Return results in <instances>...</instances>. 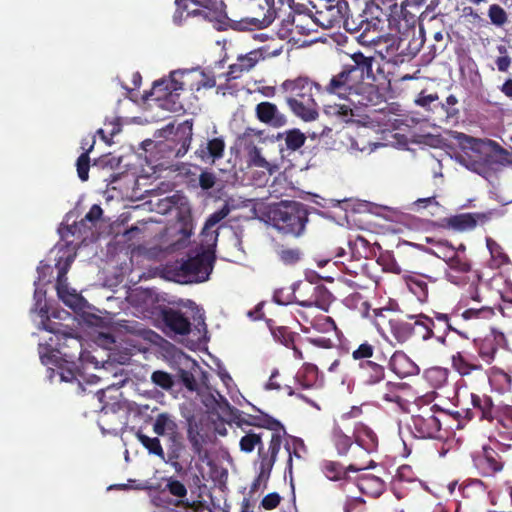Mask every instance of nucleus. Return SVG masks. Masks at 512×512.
<instances>
[{
	"mask_svg": "<svg viewBox=\"0 0 512 512\" xmlns=\"http://www.w3.org/2000/svg\"><path fill=\"white\" fill-rule=\"evenodd\" d=\"M274 300L279 304L286 305L292 301V294H288L284 297L283 291H277L274 294Z\"/></svg>",
	"mask_w": 512,
	"mask_h": 512,
	"instance_id": "57",
	"label": "nucleus"
},
{
	"mask_svg": "<svg viewBox=\"0 0 512 512\" xmlns=\"http://www.w3.org/2000/svg\"><path fill=\"white\" fill-rule=\"evenodd\" d=\"M425 377L433 386L440 387L447 381L448 372L444 368L433 367L425 372Z\"/></svg>",
	"mask_w": 512,
	"mask_h": 512,
	"instance_id": "33",
	"label": "nucleus"
},
{
	"mask_svg": "<svg viewBox=\"0 0 512 512\" xmlns=\"http://www.w3.org/2000/svg\"><path fill=\"white\" fill-rule=\"evenodd\" d=\"M494 377L499 378V380L504 382H509L510 378L509 376L504 372H499L494 375Z\"/></svg>",
	"mask_w": 512,
	"mask_h": 512,
	"instance_id": "63",
	"label": "nucleus"
},
{
	"mask_svg": "<svg viewBox=\"0 0 512 512\" xmlns=\"http://www.w3.org/2000/svg\"><path fill=\"white\" fill-rule=\"evenodd\" d=\"M52 269L49 265L41 264L38 267V279L35 281L34 300L32 312L37 313L40 321L38 328L52 333L49 341L39 344V355L46 366L54 365L58 371L61 382H72L77 379L78 367L75 359L82 357V343L79 338L70 333L62 332L56 323L49 320L48 309L44 302L46 292L41 288L42 283L49 282Z\"/></svg>",
	"mask_w": 512,
	"mask_h": 512,
	"instance_id": "1",
	"label": "nucleus"
},
{
	"mask_svg": "<svg viewBox=\"0 0 512 512\" xmlns=\"http://www.w3.org/2000/svg\"><path fill=\"white\" fill-rule=\"evenodd\" d=\"M115 487L120 489L148 490L152 488V485L148 481L137 482L135 480H129L127 483L119 484Z\"/></svg>",
	"mask_w": 512,
	"mask_h": 512,
	"instance_id": "50",
	"label": "nucleus"
},
{
	"mask_svg": "<svg viewBox=\"0 0 512 512\" xmlns=\"http://www.w3.org/2000/svg\"><path fill=\"white\" fill-rule=\"evenodd\" d=\"M450 269L456 272H467L470 269V265L467 261L461 259L459 256H451L446 260Z\"/></svg>",
	"mask_w": 512,
	"mask_h": 512,
	"instance_id": "46",
	"label": "nucleus"
},
{
	"mask_svg": "<svg viewBox=\"0 0 512 512\" xmlns=\"http://www.w3.org/2000/svg\"><path fill=\"white\" fill-rule=\"evenodd\" d=\"M281 89L287 93L286 99L302 101L314 98L313 90H319V86L307 78L299 77L284 81Z\"/></svg>",
	"mask_w": 512,
	"mask_h": 512,
	"instance_id": "12",
	"label": "nucleus"
},
{
	"mask_svg": "<svg viewBox=\"0 0 512 512\" xmlns=\"http://www.w3.org/2000/svg\"><path fill=\"white\" fill-rule=\"evenodd\" d=\"M277 376H278V371L277 370L273 371L269 378V381L266 383V386H265L266 389L271 390V389H279L280 388V385L275 381V378Z\"/></svg>",
	"mask_w": 512,
	"mask_h": 512,
	"instance_id": "58",
	"label": "nucleus"
},
{
	"mask_svg": "<svg viewBox=\"0 0 512 512\" xmlns=\"http://www.w3.org/2000/svg\"><path fill=\"white\" fill-rule=\"evenodd\" d=\"M174 21L180 22L184 11L187 15H202L209 21L221 20L225 16L222 1L217 0H177Z\"/></svg>",
	"mask_w": 512,
	"mask_h": 512,
	"instance_id": "8",
	"label": "nucleus"
},
{
	"mask_svg": "<svg viewBox=\"0 0 512 512\" xmlns=\"http://www.w3.org/2000/svg\"><path fill=\"white\" fill-rule=\"evenodd\" d=\"M324 112L331 117L339 118L344 122H349L353 117L352 108L346 104L325 105Z\"/></svg>",
	"mask_w": 512,
	"mask_h": 512,
	"instance_id": "28",
	"label": "nucleus"
},
{
	"mask_svg": "<svg viewBox=\"0 0 512 512\" xmlns=\"http://www.w3.org/2000/svg\"><path fill=\"white\" fill-rule=\"evenodd\" d=\"M359 488L366 494L379 496L384 490V483L378 477L369 476L360 481Z\"/></svg>",
	"mask_w": 512,
	"mask_h": 512,
	"instance_id": "27",
	"label": "nucleus"
},
{
	"mask_svg": "<svg viewBox=\"0 0 512 512\" xmlns=\"http://www.w3.org/2000/svg\"><path fill=\"white\" fill-rule=\"evenodd\" d=\"M270 219L274 226L286 234L299 236L307 221V212L298 202H281L270 209Z\"/></svg>",
	"mask_w": 512,
	"mask_h": 512,
	"instance_id": "5",
	"label": "nucleus"
},
{
	"mask_svg": "<svg viewBox=\"0 0 512 512\" xmlns=\"http://www.w3.org/2000/svg\"><path fill=\"white\" fill-rule=\"evenodd\" d=\"M137 438L140 441V443L149 451L150 454L157 455L161 459H164V451L161 446L160 440L157 437L151 438L142 433H138Z\"/></svg>",
	"mask_w": 512,
	"mask_h": 512,
	"instance_id": "30",
	"label": "nucleus"
},
{
	"mask_svg": "<svg viewBox=\"0 0 512 512\" xmlns=\"http://www.w3.org/2000/svg\"><path fill=\"white\" fill-rule=\"evenodd\" d=\"M280 500L281 497L277 493H270L262 499L261 505L266 510H272L279 505Z\"/></svg>",
	"mask_w": 512,
	"mask_h": 512,
	"instance_id": "51",
	"label": "nucleus"
},
{
	"mask_svg": "<svg viewBox=\"0 0 512 512\" xmlns=\"http://www.w3.org/2000/svg\"><path fill=\"white\" fill-rule=\"evenodd\" d=\"M304 369L305 372L308 374V379L303 383V385L306 387H311L314 385V382L317 377V368L312 364H307Z\"/></svg>",
	"mask_w": 512,
	"mask_h": 512,
	"instance_id": "53",
	"label": "nucleus"
},
{
	"mask_svg": "<svg viewBox=\"0 0 512 512\" xmlns=\"http://www.w3.org/2000/svg\"><path fill=\"white\" fill-rule=\"evenodd\" d=\"M225 149V142L222 138H213L205 145L200 146L196 154L204 162L214 163L215 160L222 158Z\"/></svg>",
	"mask_w": 512,
	"mask_h": 512,
	"instance_id": "19",
	"label": "nucleus"
},
{
	"mask_svg": "<svg viewBox=\"0 0 512 512\" xmlns=\"http://www.w3.org/2000/svg\"><path fill=\"white\" fill-rule=\"evenodd\" d=\"M333 440L340 454H345L351 446V439L339 427L333 430Z\"/></svg>",
	"mask_w": 512,
	"mask_h": 512,
	"instance_id": "37",
	"label": "nucleus"
},
{
	"mask_svg": "<svg viewBox=\"0 0 512 512\" xmlns=\"http://www.w3.org/2000/svg\"><path fill=\"white\" fill-rule=\"evenodd\" d=\"M206 380V376L203 374L201 389L197 393L202 403L213 412L227 410L229 408L228 401L217 390L211 388Z\"/></svg>",
	"mask_w": 512,
	"mask_h": 512,
	"instance_id": "14",
	"label": "nucleus"
},
{
	"mask_svg": "<svg viewBox=\"0 0 512 512\" xmlns=\"http://www.w3.org/2000/svg\"><path fill=\"white\" fill-rule=\"evenodd\" d=\"M502 92L509 96V97H512V80H509L507 82H505L502 86Z\"/></svg>",
	"mask_w": 512,
	"mask_h": 512,
	"instance_id": "62",
	"label": "nucleus"
},
{
	"mask_svg": "<svg viewBox=\"0 0 512 512\" xmlns=\"http://www.w3.org/2000/svg\"><path fill=\"white\" fill-rule=\"evenodd\" d=\"M257 119L275 128L282 127L286 124L287 119L278 107L271 102H261L255 109Z\"/></svg>",
	"mask_w": 512,
	"mask_h": 512,
	"instance_id": "15",
	"label": "nucleus"
},
{
	"mask_svg": "<svg viewBox=\"0 0 512 512\" xmlns=\"http://www.w3.org/2000/svg\"><path fill=\"white\" fill-rule=\"evenodd\" d=\"M437 99L436 96L434 95H427V96H422L420 97L418 100H417V103L419 105H422V106H425V105H428L432 102H434L435 100Z\"/></svg>",
	"mask_w": 512,
	"mask_h": 512,
	"instance_id": "59",
	"label": "nucleus"
},
{
	"mask_svg": "<svg viewBox=\"0 0 512 512\" xmlns=\"http://www.w3.org/2000/svg\"><path fill=\"white\" fill-rule=\"evenodd\" d=\"M195 321L192 328L188 318L182 312L170 309L164 313V323L171 332L178 335H191L194 341H201L206 335V325L201 315Z\"/></svg>",
	"mask_w": 512,
	"mask_h": 512,
	"instance_id": "9",
	"label": "nucleus"
},
{
	"mask_svg": "<svg viewBox=\"0 0 512 512\" xmlns=\"http://www.w3.org/2000/svg\"><path fill=\"white\" fill-rule=\"evenodd\" d=\"M95 140L92 139L91 144L89 145L88 149H86V152L81 154L77 160V172L78 176L82 181H86L88 179V172H89V157L88 153L93 149Z\"/></svg>",
	"mask_w": 512,
	"mask_h": 512,
	"instance_id": "34",
	"label": "nucleus"
},
{
	"mask_svg": "<svg viewBox=\"0 0 512 512\" xmlns=\"http://www.w3.org/2000/svg\"><path fill=\"white\" fill-rule=\"evenodd\" d=\"M166 488L173 496L177 498H184L187 495V489L185 485L173 478L167 479Z\"/></svg>",
	"mask_w": 512,
	"mask_h": 512,
	"instance_id": "43",
	"label": "nucleus"
},
{
	"mask_svg": "<svg viewBox=\"0 0 512 512\" xmlns=\"http://www.w3.org/2000/svg\"><path fill=\"white\" fill-rule=\"evenodd\" d=\"M498 50L503 55L499 56L496 59V66L499 71L505 72L510 67L511 59L508 55L504 54L506 52V49L504 46H499Z\"/></svg>",
	"mask_w": 512,
	"mask_h": 512,
	"instance_id": "48",
	"label": "nucleus"
},
{
	"mask_svg": "<svg viewBox=\"0 0 512 512\" xmlns=\"http://www.w3.org/2000/svg\"><path fill=\"white\" fill-rule=\"evenodd\" d=\"M305 135L298 129L289 130L285 133V142L290 150H297L305 143Z\"/></svg>",
	"mask_w": 512,
	"mask_h": 512,
	"instance_id": "35",
	"label": "nucleus"
},
{
	"mask_svg": "<svg viewBox=\"0 0 512 512\" xmlns=\"http://www.w3.org/2000/svg\"><path fill=\"white\" fill-rule=\"evenodd\" d=\"M261 443V436L255 433H249L240 440L241 450L244 452H252L254 448Z\"/></svg>",
	"mask_w": 512,
	"mask_h": 512,
	"instance_id": "40",
	"label": "nucleus"
},
{
	"mask_svg": "<svg viewBox=\"0 0 512 512\" xmlns=\"http://www.w3.org/2000/svg\"><path fill=\"white\" fill-rule=\"evenodd\" d=\"M488 15L491 22L497 26H502L507 21L506 13L499 5H491Z\"/></svg>",
	"mask_w": 512,
	"mask_h": 512,
	"instance_id": "42",
	"label": "nucleus"
},
{
	"mask_svg": "<svg viewBox=\"0 0 512 512\" xmlns=\"http://www.w3.org/2000/svg\"><path fill=\"white\" fill-rule=\"evenodd\" d=\"M452 365L461 375H468L472 371L481 369V365L473 363L470 357L462 352H458L452 356Z\"/></svg>",
	"mask_w": 512,
	"mask_h": 512,
	"instance_id": "23",
	"label": "nucleus"
},
{
	"mask_svg": "<svg viewBox=\"0 0 512 512\" xmlns=\"http://www.w3.org/2000/svg\"><path fill=\"white\" fill-rule=\"evenodd\" d=\"M218 375H219L221 381L223 382V384L228 389H231L234 383H233V380H232V377L230 376V374L226 370H220Z\"/></svg>",
	"mask_w": 512,
	"mask_h": 512,
	"instance_id": "56",
	"label": "nucleus"
},
{
	"mask_svg": "<svg viewBox=\"0 0 512 512\" xmlns=\"http://www.w3.org/2000/svg\"><path fill=\"white\" fill-rule=\"evenodd\" d=\"M201 237V243L204 249L202 253H210L213 257V248L216 246L218 238L217 230L213 228L206 229V226H204L201 232Z\"/></svg>",
	"mask_w": 512,
	"mask_h": 512,
	"instance_id": "31",
	"label": "nucleus"
},
{
	"mask_svg": "<svg viewBox=\"0 0 512 512\" xmlns=\"http://www.w3.org/2000/svg\"><path fill=\"white\" fill-rule=\"evenodd\" d=\"M409 290L418 298L419 301H425L428 295L427 284L418 277H411L407 280Z\"/></svg>",
	"mask_w": 512,
	"mask_h": 512,
	"instance_id": "32",
	"label": "nucleus"
},
{
	"mask_svg": "<svg viewBox=\"0 0 512 512\" xmlns=\"http://www.w3.org/2000/svg\"><path fill=\"white\" fill-rule=\"evenodd\" d=\"M373 351L374 348L372 345L363 343L353 352L352 355L354 359L370 358L373 355Z\"/></svg>",
	"mask_w": 512,
	"mask_h": 512,
	"instance_id": "47",
	"label": "nucleus"
},
{
	"mask_svg": "<svg viewBox=\"0 0 512 512\" xmlns=\"http://www.w3.org/2000/svg\"><path fill=\"white\" fill-rule=\"evenodd\" d=\"M278 53L277 50L267 53L264 48H259L239 55L237 61L229 66V70L226 73L227 80L239 78L244 72L250 71L259 61L264 60L268 56H276Z\"/></svg>",
	"mask_w": 512,
	"mask_h": 512,
	"instance_id": "10",
	"label": "nucleus"
},
{
	"mask_svg": "<svg viewBox=\"0 0 512 512\" xmlns=\"http://www.w3.org/2000/svg\"><path fill=\"white\" fill-rule=\"evenodd\" d=\"M457 161L467 169L488 178L504 165V151L491 141H483L463 135Z\"/></svg>",
	"mask_w": 512,
	"mask_h": 512,
	"instance_id": "4",
	"label": "nucleus"
},
{
	"mask_svg": "<svg viewBox=\"0 0 512 512\" xmlns=\"http://www.w3.org/2000/svg\"><path fill=\"white\" fill-rule=\"evenodd\" d=\"M199 183L203 189H210L215 184V175L210 172H203L199 177Z\"/></svg>",
	"mask_w": 512,
	"mask_h": 512,
	"instance_id": "52",
	"label": "nucleus"
},
{
	"mask_svg": "<svg viewBox=\"0 0 512 512\" xmlns=\"http://www.w3.org/2000/svg\"><path fill=\"white\" fill-rule=\"evenodd\" d=\"M410 428L418 438H432L440 430V422L430 410H426L412 416Z\"/></svg>",
	"mask_w": 512,
	"mask_h": 512,
	"instance_id": "11",
	"label": "nucleus"
},
{
	"mask_svg": "<svg viewBox=\"0 0 512 512\" xmlns=\"http://www.w3.org/2000/svg\"><path fill=\"white\" fill-rule=\"evenodd\" d=\"M181 380L183 385L190 391L195 392L196 394L201 389L202 385V377L197 379L192 373L187 371H182Z\"/></svg>",
	"mask_w": 512,
	"mask_h": 512,
	"instance_id": "38",
	"label": "nucleus"
},
{
	"mask_svg": "<svg viewBox=\"0 0 512 512\" xmlns=\"http://www.w3.org/2000/svg\"><path fill=\"white\" fill-rule=\"evenodd\" d=\"M299 252L296 250H284L281 253V258L284 262L293 263L299 259Z\"/></svg>",
	"mask_w": 512,
	"mask_h": 512,
	"instance_id": "54",
	"label": "nucleus"
},
{
	"mask_svg": "<svg viewBox=\"0 0 512 512\" xmlns=\"http://www.w3.org/2000/svg\"><path fill=\"white\" fill-rule=\"evenodd\" d=\"M356 441L366 449H371L377 444L376 434L368 427L359 425L356 429Z\"/></svg>",
	"mask_w": 512,
	"mask_h": 512,
	"instance_id": "29",
	"label": "nucleus"
},
{
	"mask_svg": "<svg viewBox=\"0 0 512 512\" xmlns=\"http://www.w3.org/2000/svg\"><path fill=\"white\" fill-rule=\"evenodd\" d=\"M352 59L356 64L353 68H361L364 73L371 69V60L365 57L362 53L353 54Z\"/></svg>",
	"mask_w": 512,
	"mask_h": 512,
	"instance_id": "49",
	"label": "nucleus"
},
{
	"mask_svg": "<svg viewBox=\"0 0 512 512\" xmlns=\"http://www.w3.org/2000/svg\"><path fill=\"white\" fill-rule=\"evenodd\" d=\"M326 470H327L326 474H327V477H328L329 479L335 480V479H337V478H338V476H337V471H336V467H335V465H334V464H328V465H326Z\"/></svg>",
	"mask_w": 512,
	"mask_h": 512,
	"instance_id": "61",
	"label": "nucleus"
},
{
	"mask_svg": "<svg viewBox=\"0 0 512 512\" xmlns=\"http://www.w3.org/2000/svg\"><path fill=\"white\" fill-rule=\"evenodd\" d=\"M389 326L392 335L399 343H404L405 341H407L413 333V327L408 322L390 320Z\"/></svg>",
	"mask_w": 512,
	"mask_h": 512,
	"instance_id": "24",
	"label": "nucleus"
},
{
	"mask_svg": "<svg viewBox=\"0 0 512 512\" xmlns=\"http://www.w3.org/2000/svg\"><path fill=\"white\" fill-rule=\"evenodd\" d=\"M244 153L248 166L261 168L267 171L269 175L277 170V165L267 161L263 157L261 150L247 138L244 139Z\"/></svg>",
	"mask_w": 512,
	"mask_h": 512,
	"instance_id": "16",
	"label": "nucleus"
},
{
	"mask_svg": "<svg viewBox=\"0 0 512 512\" xmlns=\"http://www.w3.org/2000/svg\"><path fill=\"white\" fill-rule=\"evenodd\" d=\"M477 224V220L472 214H461L448 219V226L457 231L472 230Z\"/></svg>",
	"mask_w": 512,
	"mask_h": 512,
	"instance_id": "25",
	"label": "nucleus"
},
{
	"mask_svg": "<svg viewBox=\"0 0 512 512\" xmlns=\"http://www.w3.org/2000/svg\"><path fill=\"white\" fill-rule=\"evenodd\" d=\"M286 103L297 117L306 122L314 121L318 117L317 104L314 98L302 101L286 99Z\"/></svg>",
	"mask_w": 512,
	"mask_h": 512,
	"instance_id": "17",
	"label": "nucleus"
},
{
	"mask_svg": "<svg viewBox=\"0 0 512 512\" xmlns=\"http://www.w3.org/2000/svg\"><path fill=\"white\" fill-rule=\"evenodd\" d=\"M432 203H435V198L434 197H427V198H421V199H418L417 201H415L414 205L417 206V207H423L425 205H429V204H432Z\"/></svg>",
	"mask_w": 512,
	"mask_h": 512,
	"instance_id": "60",
	"label": "nucleus"
},
{
	"mask_svg": "<svg viewBox=\"0 0 512 512\" xmlns=\"http://www.w3.org/2000/svg\"><path fill=\"white\" fill-rule=\"evenodd\" d=\"M284 430L282 428L276 429L274 432L271 433L270 438V444L268 447L267 454L272 455L274 457L277 456L281 443H282V436L284 435Z\"/></svg>",
	"mask_w": 512,
	"mask_h": 512,
	"instance_id": "41",
	"label": "nucleus"
},
{
	"mask_svg": "<svg viewBox=\"0 0 512 512\" xmlns=\"http://www.w3.org/2000/svg\"><path fill=\"white\" fill-rule=\"evenodd\" d=\"M325 91L362 106L375 105L381 98L377 87L373 84V78L369 74L365 77L361 68L345 69L334 75L325 87Z\"/></svg>",
	"mask_w": 512,
	"mask_h": 512,
	"instance_id": "3",
	"label": "nucleus"
},
{
	"mask_svg": "<svg viewBox=\"0 0 512 512\" xmlns=\"http://www.w3.org/2000/svg\"><path fill=\"white\" fill-rule=\"evenodd\" d=\"M152 382L163 388V389H170L173 386V379L170 374L164 371H155L151 375Z\"/></svg>",
	"mask_w": 512,
	"mask_h": 512,
	"instance_id": "39",
	"label": "nucleus"
},
{
	"mask_svg": "<svg viewBox=\"0 0 512 512\" xmlns=\"http://www.w3.org/2000/svg\"><path fill=\"white\" fill-rule=\"evenodd\" d=\"M299 304L301 306H304V307H312L313 305H315L316 301L315 300H312V299H309V300H302V301H298Z\"/></svg>",
	"mask_w": 512,
	"mask_h": 512,
	"instance_id": "64",
	"label": "nucleus"
},
{
	"mask_svg": "<svg viewBox=\"0 0 512 512\" xmlns=\"http://www.w3.org/2000/svg\"><path fill=\"white\" fill-rule=\"evenodd\" d=\"M411 318L415 319L414 325L423 327L425 330V334L423 335L424 339L430 338L433 334L432 327L434 322L432 319L425 315L412 316Z\"/></svg>",
	"mask_w": 512,
	"mask_h": 512,
	"instance_id": "44",
	"label": "nucleus"
},
{
	"mask_svg": "<svg viewBox=\"0 0 512 512\" xmlns=\"http://www.w3.org/2000/svg\"><path fill=\"white\" fill-rule=\"evenodd\" d=\"M75 256V251L70 247L64 246L57 249L56 268L58 269V277L56 290L59 299L66 306L74 310H80L85 306V300L75 289L69 287L65 277Z\"/></svg>",
	"mask_w": 512,
	"mask_h": 512,
	"instance_id": "6",
	"label": "nucleus"
},
{
	"mask_svg": "<svg viewBox=\"0 0 512 512\" xmlns=\"http://www.w3.org/2000/svg\"><path fill=\"white\" fill-rule=\"evenodd\" d=\"M474 465L484 476H492L504 467L500 455L493 449L483 447L482 451L474 456Z\"/></svg>",
	"mask_w": 512,
	"mask_h": 512,
	"instance_id": "13",
	"label": "nucleus"
},
{
	"mask_svg": "<svg viewBox=\"0 0 512 512\" xmlns=\"http://www.w3.org/2000/svg\"><path fill=\"white\" fill-rule=\"evenodd\" d=\"M365 381L369 384L379 383L384 379V369L379 364L366 360L360 363Z\"/></svg>",
	"mask_w": 512,
	"mask_h": 512,
	"instance_id": "22",
	"label": "nucleus"
},
{
	"mask_svg": "<svg viewBox=\"0 0 512 512\" xmlns=\"http://www.w3.org/2000/svg\"><path fill=\"white\" fill-rule=\"evenodd\" d=\"M487 248L490 251L494 266L499 267L507 262V256L495 241L487 239Z\"/></svg>",
	"mask_w": 512,
	"mask_h": 512,
	"instance_id": "36",
	"label": "nucleus"
},
{
	"mask_svg": "<svg viewBox=\"0 0 512 512\" xmlns=\"http://www.w3.org/2000/svg\"><path fill=\"white\" fill-rule=\"evenodd\" d=\"M344 6L343 3L338 2L337 4L327 5L325 10L318 11V20L321 25L325 28H332L339 24L343 18L342 9Z\"/></svg>",
	"mask_w": 512,
	"mask_h": 512,
	"instance_id": "21",
	"label": "nucleus"
},
{
	"mask_svg": "<svg viewBox=\"0 0 512 512\" xmlns=\"http://www.w3.org/2000/svg\"><path fill=\"white\" fill-rule=\"evenodd\" d=\"M259 473L257 482L261 483L266 481L271 473V470L274 466V463L276 461V457L269 455L267 453H264V451L260 448L259 449Z\"/></svg>",
	"mask_w": 512,
	"mask_h": 512,
	"instance_id": "26",
	"label": "nucleus"
},
{
	"mask_svg": "<svg viewBox=\"0 0 512 512\" xmlns=\"http://www.w3.org/2000/svg\"><path fill=\"white\" fill-rule=\"evenodd\" d=\"M390 368L399 376L406 377L418 373L417 365L403 352H395L390 359Z\"/></svg>",
	"mask_w": 512,
	"mask_h": 512,
	"instance_id": "18",
	"label": "nucleus"
},
{
	"mask_svg": "<svg viewBox=\"0 0 512 512\" xmlns=\"http://www.w3.org/2000/svg\"><path fill=\"white\" fill-rule=\"evenodd\" d=\"M216 82L208 78L199 69L172 71L168 78L156 81L152 87L150 97L164 110L178 113L183 111L179 100L180 92L185 88L199 90L201 87H213Z\"/></svg>",
	"mask_w": 512,
	"mask_h": 512,
	"instance_id": "2",
	"label": "nucleus"
},
{
	"mask_svg": "<svg viewBox=\"0 0 512 512\" xmlns=\"http://www.w3.org/2000/svg\"><path fill=\"white\" fill-rule=\"evenodd\" d=\"M101 215H102L101 207L98 205H93L90 208L89 212L86 214L85 219H87L89 221H95V220L99 219Z\"/></svg>",
	"mask_w": 512,
	"mask_h": 512,
	"instance_id": "55",
	"label": "nucleus"
},
{
	"mask_svg": "<svg viewBox=\"0 0 512 512\" xmlns=\"http://www.w3.org/2000/svg\"><path fill=\"white\" fill-rule=\"evenodd\" d=\"M178 426L175 419L168 413L159 414L153 424V431L159 436H168L171 440L176 441L178 436Z\"/></svg>",
	"mask_w": 512,
	"mask_h": 512,
	"instance_id": "20",
	"label": "nucleus"
},
{
	"mask_svg": "<svg viewBox=\"0 0 512 512\" xmlns=\"http://www.w3.org/2000/svg\"><path fill=\"white\" fill-rule=\"evenodd\" d=\"M213 257L210 253H199L180 264L175 275L178 283H198L206 281L212 271Z\"/></svg>",
	"mask_w": 512,
	"mask_h": 512,
	"instance_id": "7",
	"label": "nucleus"
},
{
	"mask_svg": "<svg viewBox=\"0 0 512 512\" xmlns=\"http://www.w3.org/2000/svg\"><path fill=\"white\" fill-rule=\"evenodd\" d=\"M230 212V209L227 205L223 206L218 211L214 212L209 216L204 226H206V229L213 228L215 229V226L223 220Z\"/></svg>",
	"mask_w": 512,
	"mask_h": 512,
	"instance_id": "45",
	"label": "nucleus"
}]
</instances>
